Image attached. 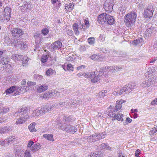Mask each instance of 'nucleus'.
I'll return each instance as SVG.
<instances>
[{"label":"nucleus","mask_w":157,"mask_h":157,"mask_svg":"<svg viewBox=\"0 0 157 157\" xmlns=\"http://www.w3.org/2000/svg\"><path fill=\"white\" fill-rule=\"evenodd\" d=\"M137 14L135 12H132L125 15L124 21L126 25L129 27L133 25L135 22Z\"/></svg>","instance_id":"f257e3e1"},{"label":"nucleus","mask_w":157,"mask_h":157,"mask_svg":"<svg viewBox=\"0 0 157 157\" xmlns=\"http://www.w3.org/2000/svg\"><path fill=\"white\" fill-rule=\"evenodd\" d=\"M133 86H132L130 84H127L124 86L122 87L119 92L114 91L113 92V94L115 95H119L121 94L124 95L126 94H128L132 91L133 88Z\"/></svg>","instance_id":"f03ea898"},{"label":"nucleus","mask_w":157,"mask_h":157,"mask_svg":"<svg viewBox=\"0 0 157 157\" xmlns=\"http://www.w3.org/2000/svg\"><path fill=\"white\" fill-rule=\"evenodd\" d=\"M157 77L154 76L151 78L144 81L140 84L141 86L143 88L148 87L152 84H154L157 82Z\"/></svg>","instance_id":"7ed1b4c3"},{"label":"nucleus","mask_w":157,"mask_h":157,"mask_svg":"<svg viewBox=\"0 0 157 157\" xmlns=\"http://www.w3.org/2000/svg\"><path fill=\"white\" fill-rule=\"evenodd\" d=\"M154 11L153 6L151 5H149L144 9V16L145 18H150L152 17Z\"/></svg>","instance_id":"20e7f679"},{"label":"nucleus","mask_w":157,"mask_h":157,"mask_svg":"<svg viewBox=\"0 0 157 157\" xmlns=\"http://www.w3.org/2000/svg\"><path fill=\"white\" fill-rule=\"evenodd\" d=\"M24 33V31L23 30L18 28L14 29L11 31V34L13 37H22V36Z\"/></svg>","instance_id":"39448f33"},{"label":"nucleus","mask_w":157,"mask_h":157,"mask_svg":"<svg viewBox=\"0 0 157 157\" xmlns=\"http://www.w3.org/2000/svg\"><path fill=\"white\" fill-rule=\"evenodd\" d=\"M152 25L151 23H148L147 25L148 28L146 30L145 33L146 36H151V35L155 34L157 32L155 28L152 27Z\"/></svg>","instance_id":"423d86ee"},{"label":"nucleus","mask_w":157,"mask_h":157,"mask_svg":"<svg viewBox=\"0 0 157 157\" xmlns=\"http://www.w3.org/2000/svg\"><path fill=\"white\" fill-rule=\"evenodd\" d=\"M113 1L106 0L104 4V8L106 12H111L113 9Z\"/></svg>","instance_id":"0eeeda50"},{"label":"nucleus","mask_w":157,"mask_h":157,"mask_svg":"<svg viewBox=\"0 0 157 157\" xmlns=\"http://www.w3.org/2000/svg\"><path fill=\"white\" fill-rule=\"evenodd\" d=\"M11 9L9 7H6L4 8V10L2 11V12L3 16L5 18L6 21H9L10 20L11 15Z\"/></svg>","instance_id":"6e6552de"},{"label":"nucleus","mask_w":157,"mask_h":157,"mask_svg":"<svg viewBox=\"0 0 157 157\" xmlns=\"http://www.w3.org/2000/svg\"><path fill=\"white\" fill-rule=\"evenodd\" d=\"M107 14L106 13H103L99 15L97 17V21L101 24H104L106 21Z\"/></svg>","instance_id":"1a4fd4ad"},{"label":"nucleus","mask_w":157,"mask_h":157,"mask_svg":"<svg viewBox=\"0 0 157 157\" xmlns=\"http://www.w3.org/2000/svg\"><path fill=\"white\" fill-rule=\"evenodd\" d=\"M29 89V88L27 85L22 86L19 87L17 86V92L15 93V95L19 94L20 93H24L27 91Z\"/></svg>","instance_id":"9d476101"},{"label":"nucleus","mask_w":157,"mask_h":157,"mask_svg":"<svg viewBox=\"0 0 157 157\" xmlns=\"http://www.w3.org/2000/svg\"><path fill=\"white\" fill-rule=\"evenodd\" d=\"M74 32L76 35H78L79 34V32L78 29H82L83 28L82 27V24L78 25L77 23H74L72 26Z\"/></svg>","instance_id":"9b49d317"},{"label":"nucleus","mask_w":157,"mask_h":157,"mask_svg":"<svg viewBox=\"0 0 157 157\" xmlns=\"http://www.w3.org/2000/svg\"><path fill=\"white\" fill-rule=\"evenodd\" d=\"M93 74L94 76L91 77L90 79L91 81L94 83L98 81L100 79L99 77L102 76V75L99 73L98 71L93 72Z\"/></svg>","instance_id":"f8f14e48"},{"label":"nucleus","mask_w":157,"mask_h":157,"mask_svg":"<svg viewBox=\"0 0 157 157\" xmlns=\"http://www.w3.org/2000/svg\"><path fill=\"white\" fill-rule=\"evenodd\" d=\"M93 74L94 76L91 77L90 79L91 81L94 83L98 81L100 79L99 77L102 76V75L99 73L98 71L93 72Z\"/></svg>","instance_id":"ddd939ff"},{"label":"nucleus","mask_w":157,"mask_h":157,"mask_svg":"<svg viewBox=\"0 0 157 157\" xmlns=\"http://www.w3.org/2000/svg\"><path fill=\"white\" fill-rule=\"evenodd\" d=\"M28 111V108L27 107L20 108L18 109L17 112L15 113L14 116H18L19 113H21V116H22V115H23L27 113Z\"/></svg>","instance_id":"4468645a"},{"label":"nucleus","mask_w":157,"mask_h":157,"mask_svg":"<svg viewBox=\"0 0 157 157\" xmlns=\"http://www.w3.org/2000/svg\"><path fill=\"white\" fill-rule=\"evenodd\" d=\"M17 86H13L10 87L6 90V94L7 95L13 93V95H15V93L17 92Z\"/></svg>","instance_id":"2eb2a0df"},{"label":"nucleus","mask_w":157,"mask_h":157,"mask_svg":"<svg viewBox=\"0 0 157 157\" xmlns=\"http://www.w3.org/2000/svg\"><path fill=\"white\" fill-rule=\"evenodd\" d=\"M62 46L61 42L59 41H56L54 42L52 45V47L54 50L60 48Z\"/></svg>","instance_id":"dca6fc26"},{"label":"nucleus","mask_w":157,"mask_h":157,"mask_svg":"<svg viewBox=\"0 0 157 157\" xmlns=\"http://www.w3.org/2000/svg\"><path fill=\"white\" fill-rule=\"evenodd\" d=\"M11 130L10 126H6L0 128V134H6L8 133Z\"/></svg>","instance_id":"f3484780"},{"label":"nucleus","mask_w":157,"mask_h":157,"mask_svg":"<svg viewBox=\"0 0 157 157\" xmlns=\"http://www.w3.org/2000/svg\"><path fill=\"white\" fill-rule=\"evenodd\" d=\"M21 43H22V41L15 37H13L11 40V44L15 46H19Z\"/></svg>","instance_id":"a211bd4d"},{"label":"nucleus","mask_w":157,"mask_h":157,"mask_svg":"<svg viewBox=\"0 0 157 157\" xmlns=\"http://www.w3.org/2000/svg\"><path fill=\"white\" fill-rule=\"evenodd\" d=\"M106 22L110 25H113L114 23L115 20L113 17L110 15L107 14Z\"/></svg>","instance_id":"6ab92c4d"},{"label":"nucleus","mask_w":157,"mask_h":157,"mask_svg":"<svg viewBox=\"0 0 157 157\" xmlns=\"http://www.w3.org/2000/svg\"><path fill=\"white\" fill-rule=\"evenodd\" d=\"M9 58L6 56V55L3 56V57H1L0 59V62L2 64H6L8 63L9 60Z\"/></svg>","instance_id":"aec40b11"},{"label":"nucleus","mask_w":157,"mask_h":157,"mask_svg":"<svg viewBox=\"0 0 157 157\" xmlns=\"http://www.w3.org/2000/svg\"><path fill=\"white\" fill-rule=\"evenodd\" d=\"M122 101L123 100H121L119 101H117L115 107L114 109L113 110V112H117V111H118L119 109H120L121 108V104L123 103Z\"/></svg>","instance_id":"412c9836"},{"label":"nucleus","mask_w":157,"mask_h":157,"mask_svg":"<svg viewBox=\"0 0 157 157\" xmlns=\"http://www.w3.org/2000/svg\"><path fill=\"white\" fill-rule=\"evenodd\" d=\"M40 146L39 143H37L36 144H33L31 148L32 151L35 152L40 149Z\"/></svg>","instance_id":"4be33fe9"},{"label":"nucleus","mask_w":157,"mask_h":157,"mask_svg":"<svg viewBox=\"0 0 157 157\" xmlns=\"http://www.w3.org/2000/svg\"><path fill=\"white\" fill-rule=\"evenodd\" d=\"M90 58L94 60L101 61L102 59L101 56L100 55H93L90 56Z\"/></svg>","instance_id":"5701e85b"},{"label":"nucleus","mask_w":157,"mask_h":157,"mask_svg":"<svg viewBox=\"0 0 157 157\" xmlns=\"http://www.w3.org/2000/svg\"><path fill=\"white\" fill-rule=\"evenodd\" d=\"M74 5L72 3H69L65 4V9L68 12H70L73 9Z\"/></svg>","instance_id":"b1692460"},{"label":"nucleus","mask_w":157,"mask_h":157,"mask_svg":"<svg viewBox=\"0 0 157 157\" xmlns=\"http://www.w3.org/2000/svg\"><path fill=\"white\" fill-rule=\"evenodd\" d=\"M48 89V86L46 85H40L37 88V90L40 93Z\"/></svg>","instance_id":"393cba45"},{"label":"nucleus","mask_w":157,"mask_h":157,"mask_svg":"<svg viewBox=\"0 0 157 157\" xmlns=\"http://www.w3.org/2000/svg\"><path fill=\"white\" fill-rule=\"evenodd\" d=\"M100 148L101 149H106L110 150L111 147L108 145V144L102 143L100 145Z\"/></svg>","instance_id":"a878e982"},{"label":"nucleus","mask_w":157,"mask_h":157,"mask_svg":"<svg viewBox=\"0 0 157 157\" xmlns=\"http://www.w3.org/2000/svg\"><path fill=\"white\" fill-rule=\"evenodd\" d=\"M4 39L5 43L7 45L11 43V41L9 37V35L8 34H5Z\"/></svg>","instance_id":"bb28decb"},{"label":"nucleus","mask_w":157,"mask_h":157,"mask_svg":"<svg viewBox=\"0 0 157 157\" xmlns=\"http://www.w3.org/2000/svg\"><path fill=\"white\" fill-rule=\"evenodd\" d=\"M123 115L122 114H117V115L116 114V115L114 116V118H113L114 119H116L118 121H122L124 120L123 118Z\"/></svg>","instance_id":"cd10ccee"},{"label":"nucleus","mask_w":157,"mask_h":157,"mask_svg":"<svg viewBox=\"0 0 157 157\" xmlns=\"http://www.w3.org/2000/svg\"><path fill=\"white\" fill-rule=\"evenodd\" d=\"M43 136L48 140L51 141H54L53 136L52 134H44Z\"/></svg>","instance_id":"c85d7f7f"},{"label":"nucleus","mask_w":157,"mask_h":157,"mask_svg":"<svg viewBox=\"0 0 157 157\" xmlns=\"http://www.w3.org/2000/svg\"><path fill=\"white\" fill-rule=\"evenodd\" d=\"M34 113H35L36 116H38L39 115H41L42 114H44L42 111L41 108H39L34 111Z\"/></svg>","instance_id":"c756f323"},{"label":"nucleus","mask_w":157,"mask_h":157,"mask_svg":"<svg viewBox=\"0 0 157 157\" xmlns=\"http://www.w3.org/2000/svg\"><path fill=\"white\" fill-rule=\"evenodd\" d=\"M36 123H33L29 126V129L31 132H33L36 131V129L35 127Z\"/></svg>","instance_id":"7c9ffc66"},{"label":"nucleus","mask_w":157,"mask_h":157,"mask_svg":"<svg viewBox=\"0 0 157 157\" xmlns=\"http://www.w3.org/2000/svg\"><path fill=\"white\" fill-rule=\"evenodd\" d=\"M22 56L21 55L15 54L12 56L11 57L14 61H16L21 59Z\"/></svg>","instance_id":"2f4dec72"},{"label":"nucleus","mask_w":157,"mask_h":157,"mask_svg":"<svg viewBox=\"0 0 157 157\" xmlns=\"http://www.w3.org/2000/svg\"><path fill=\"white\" fill-rule=\"evenodd\" d=\"M41 108L43 114H44L45 113L51 111V108H49V107L47 105H46L45 106Z\"/></svg>","instance_id":"473e14b6"},{"label":"nucleus","mask_w":157,"mask_h":157,"mask_svg":"<svg viewBox=\"0 0 157 157\" xmlns=\"http://www.w3.org/2000/svg\"><path fill=\"white\" fill-rule=\"evenodd\" d=\"M143 41V39L142 38H140L136 40L133 41L132 44L134 45H136L137 44L142 42Z\"/></svg>","instance_id":"72a5a7b5"},{"label":"nucleus","mask_w":157,"mask_h":157,"mask_svg":"<svg viewBox=\"0 0 157 157\" xmlns=\"http://www.w3.org/2000/svg\"><path fill=\"white\" fill-rule=\"evenodd\" d=\"M93 137H94V139L95 142L100 140V138L101 137L100 136V133H95L94 134H93Z\"/></svg>","instance_id":"f704fd0d"},{"label":"nucleus","mask_w":157,"mask_h":157,"mask_svg":"<svg viewBox=\"0 0 157 157\" xmlns=\"http://www.w3.org/2000/svg\"><path fill=\"white\" fill-rule=\"evenodd\" d=\"M16 138L13 136H11L8 137L7 139H6L5 141L6 140L8 143L10 142H13L14 141Z\"/></svg>","instance_id":"c9c22d12"},{"label":"nucleus","mask_w":157,"mask_h":157,"mask_svg":"<svg viewBox=\"0 0 157 157\" xmlns=\"http://www.w3.org/2000/svg\"><path fill=\"white\" fill-rule=\"evenodd\" d=\"M25 120L24 119V117H22V115L21 117V118L17 120L16 121V123L17 124H20L23 123L25 122Z\"/></svg>","instance_id":"e433bc0d"},{"label":"nucleus","mask_w":157,"mask_h":157,"mask_svg":"<svg viewBox=\"0 0 157 157\" xmlns=\"http://www.w3.org/2000/svg\"><path fill=\"white\" fill-rule=\"evenodd\" d=\"M89 44L90 45L94 44L95 42V39L94 37H90L87 39Z\"/></svg>","instance_id":"4c0bfd02"},{"label":"nucleus","mask_w":157,"mask_h":157,"mask_svg":"<svg viewBox=\"0 0 157 157\" xmlns=\"http://www.w3.org/2000/svg\"><path fill=\"white\" fill-rule=\"evenodd\" d=\"M70 130L69 131V133H74L77 131V129L75 127L71 126Z\"/></svg>","instance_id":"58836bf2"},{"label":"nucleus","mask_w":157,"mask_h":157,"mask_svg":"<svg viewBox=\"0 0 157 157\" xmlns=\"http://www.w3.org/2000/svg\"><path fill=\"white\" fill-rule=\"evenodd\" d=\"M107 71V67H103L100 68V70L99 71H98L99 73H100V75H102L104 72H106Z\"/></svg>","instance_id":"ea45409f"},{"label":"nucleus","mask_w":157,"mask_h":157,"mask_svg":"<svg viewBox=\"0 0 157 157\" xmlns=\"http://www.w3.org/2000/svg\"><path fill=\"white\" fill-rule=\"evenodd\" d=\"M157 132V126L153 128L149 132L150 135L151 136Z\"/></svg>","instance_id":"a19ab883"},{"label":"nucleus","mask_w":157,"mask_h":157,"mask_svg":"<svg viewBox=\"0 0 157 157\" xmlns=\"http://www.w3.org/2000/svg\"><path fill=\"white\" fill-rule=\"evenodd\" d=\"M53 73L54 71L51 68H49L46 71V74L48 76L51 75H52L53 74Z\"/></svg>","instance_id":"79ce46f5"},{"label":"nucleus","mask_w":157,"mask_h":157,"mask_svg":"<svg viewBox=\"0 0 157 157\" xmlns=\"http://www.w3.org/2000/svg\"><path fill=\"white\" fill-rule=\"evenodd\" d=\"M41 40V38H35V43L36 44V47H38L39 46V44L40 43Z\"/></svg>","instance_id":"37998d69"},{"label":"nucleus","mask_w":157,"mask_h":157,"mask_svg":"<svg viewBox=\"0 0 157 157\" xmlns=\"http://www.w3.org/2000/svg\"><path fill=\"white\" fill-rule=\"evenodd\" d=\"M154 69L149 68L148 69V71L147 73V74L146 75H148L149 77L152 76V75H153V73H154Z\"/></svg>","instance_id":"c03bdc74"},{"label":"nucleus","mask_w":157,"mask_h":157,"mask_svg":"<svg viewBox=\"0 0 157 157\" xmlns=\"http://www.w3.org/2000/svg\"><path fill=\"white\" fill-rule=\"evenodd\" d=\"M29 150H26L24 153V157H31V155Z\"/></svg>","instance_id":"a18cd8bd"},{"label":"nucleus","mask_w":157,"mask_h":157,"mask_svg":"<svg viewBox=\"0 0 157 157\" xmlns=\"http://www.w3.org/2000/svg\"><path fill=\"white\" fill-rule=\"evenodd\" d=\"M22 6L26 9H29L30 8L31 6L29 2H25L22 5Z\"/></svg>","instance_id":"49530a36"},{"label":"nucleus","mask_w":157,"mask_h":157,"mask_svg":"<svg viewBox=\"0 0 157 157\" xmlns=\"http://www.w3.org/2000/svg\"><path fill=\"white\" fill-rule=\"evenodd\" d=\"M63 119L65 121V122H68L69 121H71L73 120L72 117L70 116L67 117L65 116H64L63 117Z\"/></svg>","instance_id":"de8ad7c7"},{"label":"nucleus","mask_w":157,"mask_h":157,"mask_svg":"<svg viewBox=\"0 0 157 157\" xmlns=\"http://www.w3.org/2000/svg\"><path fill=\"white\" fill-rule=\"evenodd\" d=\"M93 72L86 73L84 75V76L86 78H91V77L94 76Z\"/></svg>","instance_id":"09e8293b"},{"label":"nucleus","mask_w":157,"mask_h":157,"mask_svg":"<svg viewBox=\"0 0 157 157\" xmlns=\"http://www.w3.org/2000/svg\"><path fill=\"white\" fill-rule=\"evenodd\" d=\"M48 57L46 55L44 56H43L41 58V62L44 63L46 62L48 60Z\"/></svg>","instance_id":"8fccbe9b"},{"label":"nucleus","mask_w":157,"mask_h":157,"mask_svg":"<svg viewBox=\"0 0 157 157\" xmlns=\"http://www.w3.org/2000/svg\"><path fill=\"white\" fill-rule=\"evenodd\" d=\"M50 93L51 95H52L54 97H56L59 95V93L56 90H54Z\"/></svg>","instance_id":"3c124183"},{"label":"nucleus","mask_w":157,"mask_h":157,"mask_svg":"<svg viewBox=\"0 0 157 157\" xmlns=\"http://www.w3.org/2000/svg\"><path fill=\"white\" fill-rule=\"evenodd\" d=\"M87 139L88 142H95V140H94V137H93V135L89 136L87 138Z\"/></svg>","instance_id":"603ef678"},{"label":"nucleus","mask_w":157,"mask_h":157,"mask_svg":"<svg viewBox=\"0 0 157 157\" xmlns=\"http://www.w3.org/2000/svg\"><path fill=\"white\" fill-rule=\"evenodd\" d=\"M5 2L3 0H0V8L3 9L4 8V6Z\"/></svg>","instance_id":"864d4df0"},{"label":"nucleus","mask_w":157,"mask_h":157,"mask_svg":"<svg viewBox=\"0 0 157 157\" xmlns=\"http://www.w3.org/2000/svg\"><path fill=\"white\" fill-rule=\"evenodd\" d=\"M106 93V90H102L99 93V95L101 97H104L105 96V94Z\"/></svg>","instance_id":"5fc2aeb1"},{"label":"nucleus","mask_w":157,"mask_h":157,"mask_svg":"<svg viewBox=\"0 0 157 157\" xmlns=\"http://www.w3.org/2000/svg\"><path fill=\"white\" fill-rule=\"evenodd\" d=\"M122 69V67L121 66L118 67L117 66H114V70H115V72H117L119 71Z\"/></svg>","instance_id":"6e6d98bb"},{"label":"nucleus","mask_w":157,"mask_h":157,"mask_svg":"<svg viewBox=\"0 0 157 157\" xmlns=\"http://www.w3.org/2000/svg\"><path fill=\"white\" fill-rule=\"evenodd\" d=\"M5 18L3 16V17L0 15V23H6L8 22L7 21H6Z\"/></svg>","instance_id":"4d7b16f0"},{"label":"nucleus","mask_w":157,"mask_h":157,"mask_svg":"<svg viewBox=\"0 0 157 157\" xmlns=\"http://www.w3.org/2000/svg\"><path fill=\"white\" fill-rule=\"evenodd\" d=\"M41 32L43 34L46 35L48 33L49 31L47 28H44L42 30Z\"/></svg>","instance_id":"13d9d810"},{"label":"nucleus","mask_w":157,"mask_h":157,"mask_svg":"<svg viewBox=\"0 0 157 157\" xmlns=\"http://www.w3.org/2000/svg\"><path fill=\"white\" fill-rule=\"evenodd\" d=\"M70 126H70L69 125H67L66 124V127H65V128L62 127V130L63 131L64 130V131H66L67 132H68L69 131V130L70 129Z\"/></svg>","instance_id":"bf43d9fd"},{"label":"nucleus","mask_w":157,"mask_h":157,"mask_svg":"<svg viewBox=\"0 0 157 157\" xmlns=\"http://www.w3.org/2000/svg\"><path fill=\"white\" fill-rule=\"evenodd\" d=\"M67 69L68 70H71V71H73V70L72 69L73 68V67H72V65L71 64H67L66 65Z\"/></svg>","instance_id":"052dcab7"},{"label":"nucleus","mask_w":157,"mask_h":157,"mask_svg":"<svg viewBox=\"0 0 157 157\" xmlns=\"http://www.w3.org/2000/svg\"><path fill=\"white\" fill-rule=\"evenodd\" d=\"M108 115L110 117H112L113 118H114V116L116 115V114L113 113V111L110 110L108 114Z\"/></svg>","instance_id":"680f3d73"},{"label":"nucleus","mask_w":157,"mask_h":157,"mask_svg":"<svg viewBox=\"0 0 157 157\" xmlns=\"http://www.w3.org/2000/svg\"><path fill=\"white\" fill-rule=\"evenodd\" d=\"M36 82H28L27 83V85L29 87L32 86H34V85H36Z\"/></svg>","instance_id":"e2e57ef3"},{"label":"nucleus","mask_w":157,"mask_h":157,"mask_svg":"<svg viewBox=\"0 0 157 157\" xmlns=\"http://www.w3.org/2000/svg\"><path fill=\"white\" fill-rule=\"evenodd\" d=\"M107 70H109L111 72H115L114 70V66H109L107 67Z\"/></svg>","instance_id":"0e129e2a"},{"label":"nucleus","mask_w":157,"mask_h":157,"mask_svg":"<svg viewBox=\"0 0 157 157\" xmlns=\"http://www.w3.org/2000/svg\"><path fill=\"white\" fill-rule=\"evenodd\" d=\"M132 121V120L129 117H127L125 122H124V124H126L128 123H130Z\"/></svg>","instance_id":"69168bd1"},{"label":"nucleus","mask_w":157,"mask_h":157,"mask_svg":"<svg viewBox=\"0 0 157 157\" xmlns=\"http://www.w3.org/2000/svg\"><path fill=\"white\" fill-rule=\"evenodd\" d=\"M3 109V114H4L7 113L9 111V108H2Z\"/></svg>","instance_id":"338daca9"},{"label":"nucleus","mask_w":157,"mask_h":157,"mask_svg":"<svg viewBox=\"0 0 157 157\" xmlns=\"http://www.w3.org/2000/svg\"><path fill=\"white\" fill-rule=\"evenodd\" d=\"M151 104L152 105H157V98H155L151 102Z\"/></svg>","instance_id":"774afa93"}]
</instances>
